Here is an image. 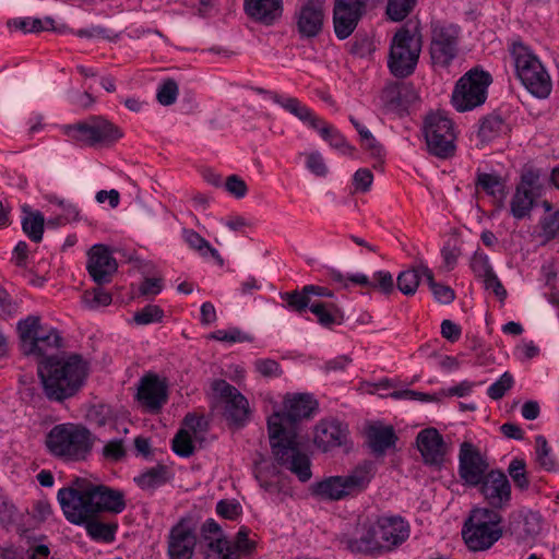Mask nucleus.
I'll use <instances>...</instances> for the list:
<instances>
[{
    "label": "nucleus",
    "mask_w": 559,
    "mask_h": 559,
    "mask_svg": "<svg viewBox=\"0 0 559 559\" xmlns=\"http://www.w3.org/2000/svg\"><path fill=\"white\" fill-rule=\"evenodd\" d=\"M85 530L88 536L97 542L109 543L115 539L117 524L105 523L98 520L87 519L85 522Z\"/></svg>",
    "instance_id": "obj_41"
},
{
    "label": "nucleus",
    "mask_w": 559,
    "mask_h": 559,
    "mask_svg": "<svg viewBox=\"0 0 559 559\" xmlns=\"http://www.w3.org/2000/svg\"><path fill=\"white\" fill-rule=\"evenodd\" d=\"M310 311L317 317L318 322L328 329L344 322V312L333 302H312Z\"/></svg>",
    "instance_id": "obj_33"
},
{
    "label": "nucleus",
    "mask_w": 559,
    "mask_h": 559,
    "mask_svg": "<svg viewBox=\"0 0 559 559\" xmlns=\"http://www.w3.org/2000/svg\"><path fill=\"white\" fill-rule=\"evenodd\" d=\"M471 269L478 277L485 278L493 273L487 254L476 251L471 260Z\"/></svg>",
    "instance_id": "obj_57"
},
{
    "label": "nucleus",
    "mask_w": 559,
    "mask_h": 559,
    "mask_svg": "<svg viewBox=\"0 0 559 559\" xmlns=\"http://www.w3.org/2000/svg\"><path fill=\"white\" fill-rule=\"evenodd\" d=\"M225 189L228 193H230L237 199L243 198L248 191L246 182L236 175L227 177L225 182Z\"/></svg>",
    "instance_id": "obj_60"
},
{
    "label": "nucleus",
    "mask_w": 559,
    "mask_h": 559,
    "mask_svg": "<svg viewBox=\"0 0 559 559\" xmlns=\"http://www.w3.org/2000/svg\"><path fill=\"white\" fill-rule=\"evenodd\" d=\"M372 479L369 464L356 466L346 475L329 476L311 486V492L324 501H340L362 492Z\"/></svg>",
    "instance_id": "obj_6"
},
{
    "label": "nucleus",
    "mask_w": 559,
    "mask_h": 559,
    "mask_svg": "<svg viewBox=\"0 0 559 559\" xmlns=\"http://www.w3.org/2000/svg\"><path fill=\"white\" fill-rule=\"evenodd\" d=\"M270 98L281 106L284 110L295 116L301 122L308 124L310 128L317 127L316 122L318 117L308 106L302 104L298 98L292 96H284L277 93H267Z\"/></svg>",
    "instance_id": "obj_28"
},
{
    "label": "nucleus",
    "mask_w": 559,
    "mask_h": 559,
    "mask_svg": "<svg viewBox=\"0 0 559 559\" xmlns=\"http://www.w3.org/2000/svg\"><path fill=\"white\" fill-rule=\"evenodd\" d=\"M373 181V175L368 168L358 169L353 177L355 189L360 192L369 191Z\"/></svg>",
    "instance_id": "obj_61"
},
{
    "label": "nucleus",
    "mask_w": 559,
    "mask_h": 559,
    "mask_svg": "<svg viewBox=\"0 0 559 559\" xmlns=\"http://www.w3.org/2000/svg\"><path fill=\"white\" fill-rule=\"evenodd\" d=\"M204 542L209 548V554L205 559H238L225 536L210 535V538L204 539Z\"/></svg>",
    "instance_id": "obj_40"
},
{
    "label": "nucleus",
    "mask_w": 559,
    "mask_h": 559,
    "mask_svg": "<svg viewBox=\"0 0 559 559\" xmlns=\"http://www.w3.org/2000/svg\"><path fill=\"white\" fill-rule=\"evenodd\" d=\"M423 269H429V267L426 264L420 262L416 266H414L409 270L403 271L399 274V276L396 278V284H397L399 290L402 294H404L406 296H411L416 293L419 282H420V278L421 277L426 278V273L424 272Z\"/></svg>",
    "instance_id": "obj_35"
},
{
    "label": "nucleus",
    "mask_w": 559,
    "mask_h": 559,
    "mask_svg": "<svg viewBox=\"0 0 559 559\" xmlns=\"http://www.w3.org/2000/svg\"><path fill=\"white\" fill-rule=\"evenodd\" d=\"M62 132L70 140L87 146L116 141L122 135L112 123L100 116H93L75 124L63 126Z\"/></svg>",
    "instance_id": "obj_13"
},
{
    "label": "nucleus",
    "mask_w": 559,
    "mask_h": 559,
    "mask_svg": "<svg viewBox=\"0 0 559 559\" xmlns=\"http://www.w3.org/2000/svg\"><path fill=\"white\" fill-rule=\"evenodd\" d=\"M381 97L390 109H400L412 103L416 94L411 85H390L383 90Z\"/></svg>",
    "instance_id": "obj_31"
},
{
    "label": "nucleus",
    "mask_w": 559,
    "mask_h": 559,
    "mask_svg": "<svg viewBox=\"0 0 559 559\" xmlns=\"http://www.w3.org/2000/svg\"><path fill=\"white\" fill-rule=\"evenodd\" d=\"M283 298L287 301L288 307L297 312L305 311L312 304L309 293H305V286L301 292L286 293Z\"/></svg>",
    "instance_id": "obj_56"
},
{
    "label": "nucleus",
    "mask_w": 559,
    "mask_h": 559,
    "mask_svg": "<svg viewBox=\"0 0 559 559\" xmlns=\"http://www.w3.org/2000/svg\"><path fill=\"white\" fill-rule=\"evenodd\" d=\"M544 193V179L542 171L526 168L521 175V181L510 200V214L516 221L531 218L537 200Z\"/></svg>",
    "instance_id": "obj_12"
},
{
    "label": "nucleus",
    "mask_w": 559,
    "mask_h": 559,
    "mask_svg": "<svg viewBox=\"0 0 559 559\" xmlns=\"http://www.w3.org/2000/svg\"><path fill=\"white\" fill-rule=\"evenodd\" d=\"M509 52L518 79L536 98L545 99L552 91L551 78L535 52L520 40L509 46Z\"/></svg>",
    "instance_id": "obj_4"
},
{
    "label": "nucleus",
    "mask_w": 559,
    "mask_h": 559,
    "mask_svg": "<svg viewBox=\"0 0 559 559\" xmlns=\"http://www.w3.org/2000/svg\"><path fill=\"white\" fill-rule=\"evenodd\" d=\"M535 455L536 462L542 468L546 471H554L556 468L551 448L544 436L539 435L535 438Z\"/></svg>",
    "instance_id": "obj_43"
},
{
    "label": "nucleus",
    "mask_w": 559,
    "mask_h": 559,
    "mask_svg": "<svg viewBox=\"0 0 559 559\" xmlns=\"http://www.w3.org/2000/svg\"><path fill=\"white\" fill-rule=\"evenodd\" d=\"M306 168L316 177L323 178L329 174V167L319 151L304 153Z\"/></svg>",
    "instance_id": "obj_48"
},
{
    "label": "nucleus",
    "mask_w": 559,
    "mask_h": 559,
    "mask_svg": "<svg viewBox=\"0 0 559 559\" xmlns=\"http://www.w3.org/2000/svg\"><path fill=\"white\" fill-rule=\"evenodd\" d=\"M423 47V35L418 23L401 26L391 39L388 66L393 75H411L418 62Z\"/></svg>",
    "instance_id": "obj_5"
},
{
    "label": "nucleus",
    "mask_w": 559,
    "mask_h": 559,
    "mask_svg": "<svg viewBox=\"0 0 559 559\" xmlns=\"http://www.w3.org/2000/svg\"><path fill=\"white\" fill-rule=\"evenodd\" d=\"M416 0H389L388 16L395 22L404 20L412 11Z\"/></svg>",
    "instance_id": "obj_49"
},
{
    "label": "nucleus",
    "mask_w": 559,
    "mask_h": 559,
    "mask_svg": "<svg viewBox=\"0 0 559 559\" xmlns=\"http://www.w3.org/2000/svg\"><path fill=\"white\" fill-rule=\"evenodd\" d=\"M87 271L92 278L98 283H107L117 271V262L108 247L97 243L88 251Z\"/></svg>",
    "instance_id": "obj_23"
},
{
    "label": "nucleus",
    "mask_w": 559,
    "mask_h": 559,
    "mask_svg": "<svg viewBox=\"0 0 559 559\" xmlns=\"http://www.w3.org/2000/svg\"><path fill=\"white\" fill-rule=\"evenodd\" d=\"M17 332L22 352L33 355L40 360L55 357L53 352L62 345V338L57 329L41 326L38 317L29 316L17 323Z\"/></svg>",
    "instance_id": "obj_8"
},
{
    "label": "nucleus",
    "mask_w": 559,
    "mask_h": 559,
    "mask_svg": "<svg viewBox=\"0 0 559 559\" xmlns=\"http://www.w3.org/2000/svg\"><path fill=\"white\" fill-rule=\"evenodd\" d=\"M350 283L362 287L379 289L383 294H390L394 289V281L390 272L378 271L373 274L372 280L362 273L353 274L349 277Z\"/></svg>",
    "instance_id": "obj_32"
},
{
    "label": "nucleus",
    "mask_w": 559,
    "mask_h": 559,
    "mask_svg": "<svg viewBox=\"0 0 559 559\" xmlns=\"http://www.w3.org/2000/svg\"><path fill=\"white\" fill-rule=\"evenodd\" d=\"M240 506L233 501L221 500L216 504L217 514L228 520L236 519L240 514Z\"/></svg>",
    "instance_id": "obj_62"
},
{
    "label": "nucleus",
    "mask_w": 559,
    "mask_h": 559,
    "mask_svg": "<svg viewBox=\"0 0 559 559\" xmlns=\"http://www.w3.org/2000/svg\"><path fill=\"white\" fill-rule=\"evenodd\" d=\"M126 447L122 439H112L105 443L102 456L109 462H118L126 456Z\"/></svg>",
    "instance_id": "obj_55"
},
{
    "label": "nucleus",
    "mask_w": 559,
    "mask_h": 559,
    "mask_svg": "<svg viewBox=\"0 0 559 559\" xmlns=\"http://www.w3.org/2000/svg\"><path fill=\"white\" fill-rule=\"evenodd\" d=\"M333 1L334 33L338 39L343 40L353 34L360 19L370 8L359 0Z\"/></svg>",
    "instance_id": "obj_15"
},
{
    "label": "nucleus",
    "mask_w": 559,
    "mask_h": 559,
    "mask_svg": "<svg viewBox=\"0 0 559 559\" xmlns=\"http://www.w3.org/2000/svg\"><path fill=\"white\" fill-rule=\"evenodd\" d=\"M57 497L66 519L78 525L96 513H120L126 508L124 496L120 490L84 477L73 480L70 487L61 488Z\"/></svg>",
    "instance_id": "obj_2"
},
{
    "label": "nucleus",
    "mask_w": 559,
    "mask_h": 559,
    "mask_svg": "<svg viewBox=\"0 0 559 559\" xmlns=\"http://www.w3.org/2000/svg\"><path fill=\"white\" fill-rule=\"evenodd\" d=\"M367 441L376 454H383L396 442V436L392 426H383L381 424L370 425L367 429Z\"/></svg>",
    "instance_id": "obj_29"
},
{
    "label": "nucleus",
    "mask_w": 559,
    "mask_h": 559,
    "mask_svg": "<svg viewBox=\"0 0 559 559\" xmlns=\"http://www.w3.org/2000/svg\"><path fill=\"white\" fill-rule=\"evenodd\" d=\"M212 338L228 344L251 342L252 337L237 328L217 330L212 333Z\"/></svg>",
    "instance_id": "obj_52"
},
{
    "label": "nucleus",
    "mask_w": 559,
    "mask_h": 559,
    "mask_svg": "<svg viewBox=\"0 0 559 559\" xmlns=\"http://www.w3.org/2000/svg\"><path fill=\"white\" fill-rule=\"evenodd\" d=\"M295 16L299 34L302 37H316L321 32L324 22V1H301Z\"/></svg>",
    "instance_id": "obj_20"
},
{
    "label": "nucleus",
    "mask_w": 559,
    "mask_h": 559,
    "mask_svg": "<svg viewBox=\"0 0 559 559\" xmlns=\"http://www.w3.org/2000/svg\"><path fill=\"white\" fill-rule=\"evenodd\" d=\"M169 479V471L165 465L157 464L134 478V481L143 490H154Z\"/></svg>",
    "instance_id": "obj_34"
},
{
    "label": "nucleus",
    "mask_w": 559,
    "mask_h": 559,
    "mask_svg": "<svg viewBox=\"0 0 559 559\" xmlns=\"http://www.w3.org/2000/svg\"><path fill=\"white\" fill-rule=\"evenodd\" d=\"M460 477L469 486H477L488 473V462L471 442H463L459 455Z\"/></svg>",
    "instance_id": "obj_17"
},
{
    "label": "nucleus",
    "mask_w": 559,
    "mask_h": 559,
    "mask_svg": "<svg viewBox=\"0 0 559 559\" xmlns=\"http://www.w3.org/2000/svg\"><path fill=\"white\" fill-rule=\"evenodd\" d=\"M164 317L163 309L157 305H147L133 314L132 322L136 325H147L160 322Z\"/></svg>",
    "instance_id": "obj_47"
},
{
    "label": "nucleus",
    "mask_w": 559,
    "mask_h": 559,
    "mask_svg": "<svg viewBox=\"0 0 559 559\" xmlns=\"http://www.w3.org/2000/svg\"><path fill=\"white\" fill-rule=\"evenodd\" d=\"M49 452L66 461L84 460L91 452L93 440L87 429L74 425H58L47 436Z\"/></svg>",
    "instance_id": "obj_7"
},
{
    "label": "nucleus",
    "mask_w": 559,
    "mask_h": 559,
    "mask_svg": "<svg viewBox=\"0 0 559 559\" xmlns=\"http://www.w3.org/2000/svg\"><path fill=\"white\" fill-rule=\"evenodd\" d=\"M480 493L489 506L496 509H502L510 503L511 485L504 473L499 469H492L478 484Z\"/></svg>",
    "instance_id": "obj_19"
},
{
    "label": "nucleus",
    "mask_w": 559,
    "mask_h": 559,
    "mask_svg": "<svg viewBox=\"0 0 559 559\" xmlns=\"http://www.w3.org/2000/svg\"><path fill=\"white\" fill-rule=\"evenodd\" d=\"M476 186L493 198H500L503 194L504 183L495 174L477 173Z\"/></svg>",
    "instance_id": "obj_42"
},
{
    "label": "nucleus",
    "mask_w": 559,
    "mask_h": 559,
    "mask_svg": "<svg viewBox=\"0 0 559 559\" xmlns=\"http://www.w3.org/2000/svg\"><path fill=\"white\" fill-rule=\"evenodd\" d=\"M508 473L515 486L522 490L527 489L530 481L525 472V462L520 459H513L508 467Z\"/></svg>",
    "instance_id": "obj_54"
},
{
    "label": "nucleus",
    "mask_w": 559,
    "mask_h": 559,
    "mask_svg": "<svg viewBox=\"0 0 559 559\" xmlns=\"http://www.w3.org/2000/svg\"><path fill=\"white\" fill-rule=\"evenodd\" d=\"M507 131L503 119L497 115L485 117L478 129V138L481 142L489 143Z\"/></svg>",
    "instance_id": "obj_38"
},
{
    "label": "nucleus",
    "mask_w": 559,
    "mask_h": 559,
    "mask_svg": "<svg viewBox=\"0 0 559 559\" xmlns=\"http://www.w3.org/2000/svg\"><path fill=\"white\" fill-rule=\"evenodd\" d=\"M539 237L545 241H550L559 237V211L548 213L539 219Z\"/></svg>",
    "instance_id": "obj_44"
},
{
    "label": "nucleus",
    "mask_w": 559,
    "mask_h": 559,
    "mask_svg": "<svg viewBox=\"0 0 559 559\" xmlns=\"http://www.w3.org/2000/svg\"><path fill=\"white\" fill-rule=\"evenodd\" d=\"M182 237L186 243L192 250H195L201 257L207 258L209 255H211L219 264H223V259L219 252L215 248H213L211 243L200 234H198L193 229L183 228Z\"/></svg>",
    "instance_id": "obj_36"
},
{
    "label": "nucleus",
    "mask_w": 559,
    "mask_h": 559,
    "mask_svg": "<svg viewBox=\"0 0 559 559\" xmlns=\"http://www.w3.org/2000/svg\"><path fill=\"white\" fill-rule=\"evenodd\" d=\"M253 548H254V542L249 539L248 530L245 527H241L236 535V540H235L234 546H231V549L233 550L236 549L243 554H250Z\"/></svg>",
    "instance_id": "obj_63"
},
{
    "label": "nucleus",
    "mask_w": 559,
    "mask_h": 559,
    "mask_svg": "<svg viewBox=\"0 0 559 559\" xmlns=\"http://www.w3.org/2000/svg\"><path fill=\"white\" fill-rule=\"evenodd\" d=\"M255 477L262 488L269 492H278L282 488L281 486V477L280 473L276 469V466H272L271 468H259L257 471Z\"/></svg>",
    "instance_id": "obj_46"
},
{
    "label": "nucleus",
    "mask_w": 559,
    "mask_h": 559,
    "mask_svg": "<svg viewBox=\"0 0 559 559\" xmlns=\"http://www.w3.org/2000/svg\"><path fill=\"white\" fill-rule=\"evenodd\" d=\"M416 444L426 464L439 466L443 463L448 445L436 428L420 430L416 437Z\"/></svg>",
    "instance_id": "obj_22"
},
{
    "label": "nucleus",
    "mask_w": 559,
    "mask_h": 559,
    "mask_svg": "<svg viewBox=\"0 0 559 559\" xmlns=\"http://www.w3.org/2000/svg\"><path fill=\"white\" fill-rule=\"evenodd\" d=\"M313 409V401L309 395L297 394L287 396L284 411L273 413L267 419V429L272 452L278 465L295 474L302 483L311 476L309 456L301 452L296 441V425L309 417Z\"/></svg>",
    "instance_id": "obj_1"
},
{
    "label": "nucleus",
    "mask_w": 559,
    "mask_h": 559,
    "mask_svg": "<svg viewBox=\"0 0 559 559\" xmlns=\"http://www.w3.org/2000/svg\"><path fill=\"white\" fill-rule=\"evenodd\" d=\"M491 75L478 68L465 73L456 83L452 94V104L457 111H468L483 105L487 98V88Z\"/></svg>",
    "instance_id": "obj_11"
},
{
    "label": "nucleus",
    "mask_w": 559,
    "mask_h": 559,
    "mask_svg": "<svg viewBox=\"0 0 559 559\" xmlns=\"http://www.w3.org/2000/svg\"><path fill=\"white\" fill-rule=\"evenodd\" d=\"M53 20L46 17H17L8 22L9 27L22 31L23 33H38L41 31L55 29Z\"/></svg>",
    "instance_id": "obj_39"
},
{
    "label": "nucleus",
    "mask_w": 559,
    "mask_h": 559,
    "mask_svg": "<svg viewBox=\"0 0 559 559\" xmlns=\"http://www.w3.org/2000/svg\"><path fill=\"white\" fill-rule=\"evenodd\" d=\"M500 521V514L493 510L474 509L462 531L467 547L474 551L491 547L501 537Z\"/></svg>",
    "instance_id": "obj_9"
},
{
    "label": "nucleus",
    "mask_w": 559,
    "mask_h": 559,
    "mask_svg": "<svg viewBox=\"0 0 559 559\" xmlns=\"http://www.w3.org/2000/svg\"><path fill=\"white\" fill-rule=\"evenodd\" d=\"M167 385L156 374L148 373L141 378L136 400L151 413H157L167 402Z\"/></svg>",
    "instance_id": "obj_21"
},
{
    "label": "nucleus",
    "mask_w": 559,
    "mask_h": 559,
    "mask_svg": "<svg viewBox=\"0 0 559 559\" xmlns=\"http://www.w3.org/2000/svg\"><path fill=\"white\" fill-rule=\"evenodd\" d=\"M44 215L39 211H27L24 207V216L22 218V228L27 237L34 241L39 242L44 234Z\"/></svg>",
    "instance_id": "obj_37"
},
{
    "label": "nucleus",
    "mask_w": 559,
    "mask_h": 559,
    "mask_svg": "<svg viewBox=\"0 0 559 559\" xmlns=\"http://www.w3.org/2000/svg\"><path fill=\"white\" fill-rule=\"evenodd\" d=\"M37 371L47 397L62 401L74 395L82 386L87 365L78 355L48 357L38 362Z\"/></svg>",
    "instance_id": "obj_3"
},
{
    "label": "nucleus",
    "mask_w": 559,
    "mask_h": 559,
    "mask_svg": "<svg viewBox=\"0 0 559 559\" xmlns=\"http://www.w3.org/2000/svg\"><path fill=\"white\" fill-rule=\"evenodd\" d=\"M379 532V518L359 523L355 536L343 535L341 543L352 552H372L383 548Z\"/></svg>",
    "instance_id": "obj_18"
},
{
    "label": "nucleus",
    "mask_w": 559,
    "mask_h": 559,
    "mask_svg": "<svg viewBox=\"0 0 559 559\" xmlns=\"http://www.w3.org/2000/svg\"><path fill=\"white\" fill-rule=\"evenodd\" d=\"M243 8L252 20L272 25L282 16L283 0H245Z\"/></svg>",
    "instance_id": "obj_26"
},
{
    "label": "nucleus",
    "mask_w": 559,
    "mask_h": 559,
    "mask_svg": "<svg viewBox=\"0 0 559 559\" xmlns=\"http://www.w3.org/2000/svg\"><path fill=\"white\" fill-rule=\"evenodd\" d=\"M185 428L182 430H188L192 437L197 438L199 432L204 430L205 421L203 417H198L193 414H188L185 417Z\"/></svg>",
    "instance_id": "obj_64"
},
{
    "label": "nucleus",
    "mask_w": 559,
    "mask_h": 559,
    "mask_svg": "<svg viewBox=\"0 0 559 559\" xmlns=\"http://www.w3.org/2000/svg\"><path fill=\"white\" fill-rule=\"evenodd\" d=\"M255 370L263 377L276 378L282 374L280 364L274 359H258L254 362Z\"/></svg>",
    "instance_id": "obj_59"
},
{
    "label": "nucleus",
    "mask_w": 559,
    "mask_h": 559,
    "mask_svg": "<svg viewBox=\"0 0 559 559\" xmlns=\"http://www.w3.org/2000/svg\"><path fill=\"white\" fill-rule=\"evenodd\" d=\"M179 88L176 81L169 79L164 81L157 90L156 97L160 105L170 106L178 97Z\"/></svg>",
    "instance_id": "obj_53"
},
{
    "label": "nucleus",
    "mask_w": 559,
    "mask_h": 559,
    "mask_svg": "<svg viewBox=\"0 0 559 559\" xmlns=\"http://www.w3.org/2000/svg\"><path fill=\"white\" fill-rule=\"evenodd\" d=\"M212 390L225 403V416L227 420L237 426H242L248 420L250 408L248 400L231 384L225 380H215Z\"/></svg>",
    "instance_id": "obj_16"
},
{
    "label": "nucleus",
    "mask_w": 559,
    "mask_h": 559,
    "mask_svg": "<svg viewBox=\"0 0 559 559\" xmlns=\"http://www.w3.org/2000/svg\"><path fill=\"white\" fill-rule=\"evenodd\" d=\"M82 301L84 306L90 309H98L100 307H106L110 305L112 298L108 292L102 288H96L93 289L92 292H85L82 297Z\"/></svg>",
    "instance_id": "obj_50"
},
{
    "label": "nucleus",
    "mask_w": 559,
    "mask_h": 559,
    "mask_svg": "<svg viewBox=\"0 0 559 559\" xmlns=\"http://www.w3.org/2000/svg\"><path fill=\"white\" fill-rule=\"evenodd\" d=\"M193 439L188 430H180L173 440V450L176 454L188 457L193 453Z\"/></svg>",
    "instance_id": "obj_51"
},
{
    "label": "nucleus",
    "mask_w": 559,
    "mask_h": 559,
    "mask_svg": "<svg viewBox=\"0 0 559 559\" xmlns=\"http://www.w3.org/2000/svg\"><path fill=\"white\" fill-rule=\"evenodd\" d=\"M197 545L194 532L185 523L175 525L168 536L169 559H192Z\"/></svg>",
    "instance_id": "obj_24"
},
{
    "label": "nucleus",
    "mask_w": 559,
    "mask_h": 559,
    "mask_svg": "<svg viewBox=\"0 0 559 559\" xmlns=\"http://www.w3.org/2000/svg\"><path fill=\"white\" fill-rule=\"evenodd\" d=\"M423 132L430 154L439 158L454 155L456 133L453 121L444 111L428 114L424 120Z\"/></svg>",
    "instance_id": "obj_10"
},
{
    "label": "nucleus",
    "mask_w": 559,
    "mask_h": 559,
    "mask_svg": "<svg viewBox=\"0 0 559 559\" xmlns=\"http://www.w3.org/2000/svg\"><path fill=\"white\" fill-rule=\"evenodd\" d=\"M317 127H312L313 130L318 131L321 138L329 143V145L344 155L352 156L355 152L344 135L331 124L323 121L321 118L316 122Z\"/></svg>",
    "instance_id": "obj_30"
},
{
    "label": "nucleus",
    "mask_w": 559,
    "mask_h": 559,
    "mask_svg": "<svg viewBox=\"0 0 559 559\" xmlns=\"http://www.w3.org/2000/svg\"><path fill=\"white\" fill-rule=\"evenodd\" d=\"M379 532L383 548L389 549L406 540L409 527L401 516H379Z\"/></svg>",
    "instance_id": "obj_27"
},
{
    "label": "nucleus",
    "mask_w": 559,
    "mask_h": 559,
    "mask_svg": "<svg viewBox=\"0 0 559 559\" xmlns=\"http://www.w3.org/2000/svg\"><path fill=\"white\" fill-rule=\"evenodd\" d=\"M423 270L426 273V281L436 300L444 305L451 304L455 298L454 290L450 286L436 283L433 278V273L430 269Z\"/></svg>",
    "instance_id": "obj_45"
},
{
    "label": "nucleus",
    "mask_w": 559,
    "mask_h": 559,
    "mask_svg": "<svg viewBox=\"0 0 559 559\" xmlns=\"http://www.w3.org/2000/svg\"><path fill=\"white\" fill-rule=\"evenodd\" d=\"M513 378L510 373L504 372L496 382H493L487 390V394L492 400L501 399L506 392L511 389Z\"/></svg>",
    "instance_id": "obj_58"
},
{
    "label": "nucleus",
    "mask_w": 559,
    "mask_h": 559,
    "mask_svg": "<svg viewBox=\"0 0 559 559\" xmlns=\"http://www.w3.org/2000/svg\"><path fill=\"white\" fill-rule=\"evenodd\" d=\"M460 28L455 25H435L431 31L429 55L436 69H447L459 51Z\"/></svg>",
    "instance_id": "obj_14"
},
{
    "label": "nucleus",
    "mask_w": 559,
    "mask_h": 559,
    "mask_svg": "<svg viewBox=\"0 0 559 559\" xmlns=\"http://www.w3.org/2000/svg\"><path fill=\"white\" fill-rule=\"evenodd\" d=\"M347 428L338 420H321L314 429L313 442L323 452L331 451L346 443Z\"/></svg>",
    "instance_id": "obj_25"
}]
</instances>
